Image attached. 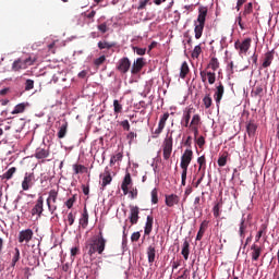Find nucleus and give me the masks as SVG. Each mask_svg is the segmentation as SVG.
I'll list each match as a JSON object with an SVG mask.
<instances>
[{
	"instance_id": "52",
	"label": "nucleus",
	"mask_w": 279,
	"mask_h": 279,
	"mask_svg": "<svg viewBox=\"0 0 279 279\" xmlns=\"http://www.w3.org/2000/svg\"><path fill=\"white\" fill-rule=\"evenodd\" d=\"M150 195H151V204H158V189H154Z\"/></svg>"
},
{
	"instance_id": "14",
	"label": "nucleus",
	"mask_w": 279,
	"mask_h": 279,
	"mask_svg": "<svg viewBox=\"0 0 279 279\" xmlns=\"http://www.w3.org/2000/svg\"><path fill=\"white\" fill-rule=\"evenodd\" d=\"M100 180L102 189H106L108 184L112 183V174L110 173V168L106 167L104 173L100 174Z\"/></svg>"
},
{
	"instance_id": "11",
	"label": "nucleus",
	"mask_w": 279,
	"mask_h": 279,
	"mask_svg": "<svg viewBox=\"0 0 279 279\" xmlns=\"http://www.w3.org/2000/svg\"><path fill=\"white\" fill-rule=\"evenodd\" d=\"M235 49L239 50V53H247L250 51V47H252V38H246L242 43L241 41H235L234 43Z\"/></svg>"
},
{
	"instance_id": "16",
	"label": "nucleus",
	"mask_w": 279,
	"mask_h": 279,
	"mask_svg": "<svg viewBox=\"0 0 279 279\" xmlns=\"http://www.w3.org/2000/svg\"><path fill=\"white\" fill-rule=\"evenodd\" d=\"M165 203L168 208H173V206H178V204H180V196L177 194H168L165 196Z\"/></svg>"
},
{
	"instance_id": "28",
	"label": "nucleus",
	"mask_w": 279,
	"mask_h": 279,
	"mask_svg": "<svg viewBox=\"0 0 279 279\" xmlns=\"http://www.w3.org/2000/svg\"><path fill=\"white\" fill-rule=\"evenodd\" d=\"M21 260V250H19V247H15L14 248V252H13V257H12V260H11V267L12 268H15L16 267V264Z\"/></svg>"
},
{
	"instance_id": "43",
	"label": "nucleus",
	"mask_w": 279,
	"mask_h": 279,
	"mask_svg": "<svg viewBox=\"0 0 279 279\" xmlns=\"http://www.w3.org/2000/svg\"><path fill=\"white\" fill-rule=\"evenodd\" d=\"M197 163L199 165L198 171H202L203 169L206 170V156H201L197 158Z\"/></svg>"
},
{
	"instance_id": "53",
	"label": "nucleus",
	"mask_w": 279,
	"mask_h": 279,
	"mask_svg": "<svg viewBox=\"0 0 279 279\" xmlns=\"http://www.w3.org/2000/svg\"><path fill=\"white\" fill-rule=\"evenodd\" d=\"M129 194H130L131 199H136V197H138V189L132 187L129 191Z\"/></svg>"
},
{
	"instance_id": "27",
	"label": "nucleus",
	"mask_w": 279,
	"mask_h": 279,
	"mask_svg": "<svg viewBox=\"0 0 279 279\" xmlns=\"http://www.w3.org/2000/svg\"><path fill=\"white\" fill-rule=\"evenodd\" d=\"M35 158L43 160V158H49V149L37 148L35 153Z\"/></svg>"
},
{
	"instance_id": "1",
	"label": "nucleus",
	"mask_w": 279,
	"mask_h": 279,
	"mask_svg": "<svg viewBox=\"0 0 279 279\" xmlns=\"http://www.w3.org/2000/svg\"><path fill=\"white\" fill-rule=\"evenodd\" d=\"M106 243H108V240L104 238V231H99L98 234L93 235L87 242H86V250L88 256H95V254H104L106 252Z\"/></svg>"
},
{
	"instance_id": "7",
	"label": "nucleus",
	"mask_w": 279,
	"mask_h": 279,
	"mask_svg": "<svg viewBox=\"0 0 279 279\" xmlns=\"http://www.w3.org/2000/svg\"><path fill=\"white\" fill-rule=\"evenodd\" d=\"M36 184V175L34 172H26L22 181V191H29Z\"/></svg>"
},
{
	"instance_id": "62",
	"label": "nucleus",
	"mask_w": 279,
	"mask_h": 279,
	"mask_svg": "<svg viewBox=\"0 0 279 279\" xmlns=\"http://www.w3.org/2000/svg\"><path fill=\"white\" fill-rule=\"evenodd\" d=\"M126 138L129 141V144L132 145V141H134L136 138V133L134 132H130L128 135H126Z\"/></svg>"
},
{
	"instance_id": "58",
	"label": "nucleus",
	"mask_w": 279,
	"mask_h": 279,
	"mask_svg": "<svg viewBox=\"0 0 279 279\" xmlns=\"http://www.w3.org/2000/svg\"><path fill=\"white\" fill-rule=\"evenodd\" d=\"M220 208H221V203H217L215 206H214V217H219V215H220V213H219V210H220Z\"/></svg>"
},
{
	"instance_id": "44",
	"label": "nucleus",
	"mask_w": 279,
	"mask_h": 279,
	"mask_svg": "<svg viewBox=\"0 0 279 279\" xmlns=\"http://www.w3.org/2000/svg\"><path fill=\"white\" fill-rule=\"evenodd\" d=\"M201 121H202V118L199 117V114H194L193 118H192V121H191V123H190V126H196V128H198Z\"/></svg>"
},
{
	"instance_id": "57",
	"label": "nucleus",
	"mask_w": 279,
	"mask_h": 279,
	"mask_svg": "<svg viewBox=\"0 0 279 279\" xmlns=\"http://www.w3.org/2000/svg\"><path fill=\"white\" fill-rule=\"evenodd\" d=\"M68 222L69 226H73L75 223V214H73V211L68 214Z\"/></svg>"
},
{
	"instance_id": "61",
	"label": "nucleus",
	"mask_w": 279,
	"mask_h": 279,
	"mask_svg": "<svg viewBox=\"0 0 279 279\" xmlns=\"http://www.w3.org/2000/svg\"><path fill=\"white\" fill-rule=\"evenodd\" d=\"M120 125L125 130L126 132H130V121L123 120Z\"/></svg>"
},
{
	"instance_id": "15",
	"label": "nucleus",
	"mask_w": 279,
	"mask_h": 279,
	"mask_svg": "<svg viewBox=\"0 0 279 279\" xmlns=\"http://www.w3.org/2000/svg\"><path fill=\"white\" fill-rule=\"evenodd\" d=\"M143 66H145V58H137L132 65L131 73L132 75H138L140 71H143Z\"/></svg>"
},
{
	"instance_id": "56",
	"label": "nucleus",
	"mask_w": 279,
	"mask_h": 279,
	"mask_svg": "<svg viewBox=\"0 0 279 279\" xmlns=\"http://www.w3.org/2000/svg\"><path fill=\"white\" fill-rule=\"evenodd\" d=\"M203 84H206L207 80H208V71L206 70H201L199 72Z\"/></svg>"
},
{
	"instance_id": "49",
	"label": "nucleus",
	"mask_w": 279,
	"mask_h": 279,
	"mask_svg": "<svg viewBox=\"0 0 279 279\" xmlns=\"http://www.w3.org/2000/svg\"><path fill=\"white\" fill-rule=\"evenodd\" d=\"M226 165H228V156L222 155L218 158V166L226 167Z\"/></svg>"
},
{
	"instance_id": "31",
	"label": "nucleus",
	"mask_w": 279,
	"mask_h": 279,
	"mask_svg": "<svg viewBox=\"0 0 279 279\" xmlns=\"http://www.w3.org/2000/svg\"><path fill=\"white\" fill-rule=\"evenodd\" d=\"M68 130H69V122H63L59 128V132L57 134L58 138H64V136H66Z\"/></svg>"
},
{
	"instance_id": "64",
	"label": "nucleus",
	"mask_w": 279,
	"mask_h": 279,
	"mask_svg": "<svg viewBox=\"0 0 279 279\" xmlns=\"http://www.w3.org/2000/svg\"><path fill=\"white\" fill-rule=\"evenodd\" d=\"M80 254V247L75 246L71 248V256H77Z\"/></svg>"
},
{
	"instance_id": "4",
	"label": "nucleus",
	"mask_w": 279,
	"mask_h": 279,
	"mask_svg": "<svg viewBox=\"0 0 279 279\" xmlns=\"http://www.w3.org/2000/svg\"><path fill=\"white\" fill-rule=\"evenodd\" d=\"M36 62L35 57H27L26 59H17L12 64L13 71H24L25 69H28V66H32Z\"/></svg>"
},
{
	"instance_id": "12",
	"label": "nucleus",
	"mask_w": 279,
	"mask_h": 279,
	"mask_svg": "<svg viewBox=\"0 0 279 279\" xmlns=\"http://www.w3.org/2000/svg\"><path fill=\"white\" fill-rule=\"evenodd\" d=\"M168 119H169V112H166L160 117L158 128L155 130V132H154L155 136H153V138H158V136H160V134H162V130H165Z\"/></svg>"
},
{
	"instance_id": "63",
	"label": "nucleus",
	"mask_w": 279,
	"mask_h": 279,
	"mask_svg": "<svg viewBox=\"0 0 279 279\" xmlns=\"http://www.w3.org/2000/svg\"><path fill=\"white\" fill-rule=\"evenodd\" d=\"M197 145L198 147H204V145H206V140L204 138V136H199L197 138Z\"/></svg>"
},
{
	"instance_id": "55",
	"label": "nucleus",
	"mask_w": 279,
	"mask_h": 279,
	"mask_svg": "<svg viewBox=\"0 0 279 279\" xmlns=\"http://www.w3.org/2000/svg\"><path fill=\"white\" fill-rule=\"evenodd\" d=\"M34 88V80L28 78L25 82V90H33Z\"/></svg>"
},
{
	"instance_id": "22",
	"label": "nucleus",
	"mask_w": 279,
	"mask_h": 279,
	"mask_svg": "<svg viewBox=\"0 0 279 279\" xmlns=\"http://www.w3.org/2000/svg\"><path fill=\"white\" fill-rule=\"evenodd\" d=\"M245 234H247V221H245V218H242L239 227V235L241 241L245 239Z\"/></svg>"
},
{
	"instance_id": "37",
	"label": "nucleus",
	"mask_w": 279,
	"mask_h": 279,
	"mask_svg": "<svg viewBox=\"0 0 279 279\" xmlns=\"http://www.w3.org/2000/svg\"><path fill=\"white\" fill-rule=\"evenodd\" d=\"M117 44L110 43V41H98V49L104 50V49H112V47H116Z\"/></svg>"
},
{
	"instance_id": "32",
	"label": "nucleus",
	"mask_w": 279,
	"mask_h": 279,
	"mask_svg": "<svg viewBox=\"0 0 279 279\" xmlns=\"http://www.w3.org/2000/svg\"><path fill=\"white\" fill-rule=\"evenodd\" d=\"M14 173H16V167L10 168L7 172L0 175L1 180H12L14 178Z\"/></svg>"
},
{
	"instance_id": "48",
	"label": "nucleus",
	"mask_w": 279,
	"mask_h": 279,
	"mask_svg": "<svg viewBox=\"0 0 279 279\" xmlns=\"http://www.w3.org/2000/svg\"><path fill=\"white\" fill-rule=\"evenodd\" d=\"M252 95H254V97H263V86H256L253 89Z\"/></svg>"
},
{
	"instance_id": "20",
	"label": "nucleus",
	"mask_w": 279,
	"mask_h": 279,
	"mask_svg": "<svg viewBox=\"0 0 279 279\" xmlns=\"http://www.w3.org/2000/svg\"><path fill=\"white\" fill-rule=\"evenodd\" d=\"M151 230H154V216H147L144 228L145 235L149 236L151 234Z\"/></svg>"
},
{
	"instance_id": "13",
	"label": "nucleus",
	"mask_w": 279,
	"mask_h": 279,
	"mask_svg": "<svg viewBox=\"0 0 279 279\" xmlns=\"http://www.w3.org/2000/svg\"><path fill=\"white\" fill-rule=\"evenodd\" d=\"M34 239V231L32 229H25L19 233V243H29Z\"/></svg>"
},
{
	"instance_id": "59",
	"label": "nucleus",
	"mask_w": 279,
	"mask_h": 279,
	"mask_svg": "<svg viewBox=\"0 0 279 279\" xmlns=\"http://www.w3.org/2000/svg\"><path fill=\"white\" fill-rule=\"evenodd\" d=\"M98 32H100L101 34H106V32H108V25L106 23H102L100 25L97 26Z\"/></svg>"
},
{
	"instance_id": "47",
	"label": "nucleus",
	"mask_w": 279,
	"mask_h": 279,
	"mask_svg": "<svg viewBox=\"0 0 279 279\" xmlns=\"http://www.w3.org/2000/svg\"><path fill=\"white\" fill-rule=\"evenodd\" d=\"M75 202H77V196H76V195H73L72 197H70V198L65 202L66 208H69V209L73 208V204H75Z\"/></svg>"
},
{
	"instance_id": "41",
	"label": "nucleus",
	"mask_w": 279,
	"mask_h": 279,
	"mask_svg": "<svg viewBox=\"0 0 279 279\" xmlns=\"http://www.w3.org/2000/svg\"><path fill=\"white\" fill-rule=\"evenodd\" d=\"M193 111V108L187 109L186 112L183 114V120H184V128H189V123L191 121V112Z\"/></svg>"
},
{
	"instance_id": "18",
	"label": "nucleus",
	"mask_w": 279,
	"mask_h": 279,
	"mask_svg": "<svg viewBox=\"0 0 279 279\" xmlns=\"http://www.w3.org/2000/svg\"><path fill=\"white\" fill-rule=\"evenodd\" d=\"M131 184H132V175L130 174V172H128L124 175V179H123L122 184H121L123 195H128L130 193Z\"/></svg>"
},
{
	"instance_id": "35",
	"label": "nucleus",
	"mask_w": 279,
	"mask_h": 279,
	"mask_svg": "<svg viewBox=\"0 0 279 279\" xmlns=\"http://www.w3.org/2000/svg\"><path fill=\"white\" fill-rule=\"evenodd\" d=\"M26 108H27V104L21 102L14 107L11 114H21V113L25 112Z\"/></svg>"
},
{
	"instance_id": "40",
	"label": "nucleus",
	"mask_w": 279,
	"mask_h": 279,
	"mask_svg": "<svg viewBox=\"0 0 279 279\" xmlns=\"http://www.w3.org/2000/svg\"><path fill=\"white\" fill-rule=\"evenodd\" d=\"M203 104L206 110H208V108L213 106V97H210V94L205 95V97L203 98Z\"/></svg>"
},
{
	"instance_id": "17",
	"label": "nucleus",
	"mask_w": 279,
	"mask_h": 279,
	"mask_svg": "<svg viewBox=\"0 0 279 279\" xmlns=\"http://www.w3.org/2000/svg\"><path fill=\"white\" fill-rule=\"evenodd\" d=\"M226 93V87L223 86V83H219V85L216 87V92L214 94V99L217 104V106H219V104H221V99H223V94Z\"/></svg>"
},
{
	"instance_id": "51",
	"label": "nucleus",
	"mask_w": 279,
	"mask_h": 279,
	"mask_svg": "<svg viewBox=\"0 0 279 279\" xmlns=\"http://www.w3.org/2000/svg\"><path fill=\"white\" fill-rule=\"evenodd\" d=\"M132 49L137 53V56H145V53H147V48H138L133 46Z\"/></svg>"
},
{
	"instance_id": "5",
	"label": "nucleus",
	"mask_w": 279,
	"mask_h": 279,
	"mask_svg": "<svg viewBox=\"0 0 279 279\" xmlns=\"http://www.w3.org/2000/svg\"><path fill=\"white\" fill-rule=\"evenodd\" d=\"M162 151H163V159L169 160L171 158V154L173 153V135L168 134L162 143Z\"/></svg>"
},
{
	"instance_id": "9",
	"label": "nucleus",
	"mask_w": 279,
	"mask_h": 279,
	"mask_svg": "<svg viewBox=\"0 0 279 279\" xmlns=\"http://www.w3.org/2000/svg\"><path fill=\"white\" fill-rule=\"evenodd\" d=\"M131 66H132V62L128 57H124L118 61L117 71H119V73H121L122 75H125V73L130 71Z\"/></svg>"
},
{
	"instance_id": "46",
	"label": "nucleus",
	"mask_w": 279,
	"mask_h": 279,
	"mask_svg": "<svg viewBox=\"0 0 279 279\" xmlns=\"http://www.w3.org/2000/svg\"><path fill=\"white\" fill-rule=\"evenodd\" d=\"M208 84L213 85L217 82V74L215 72H207Z\"/></svg>"
},
{
	"instance_id": "8",
	"label": "nucleus",
	"mask_w": 279,
	"mask_h": 279,
	"mask_svg": "<svg viewBox=\"0 0 279 279\" xmlns=\"http://www.w3.org/2000/svg\"><path fill=\"white\" fill-rule=\"evenodd\" d=\"M44 205H45V198L43 196H39L37 198L35 206L31 210V215L33 217H35L36 215L37 219L40 218L43 216V213L45 211Z\"/></svg>"
},
{
	"instance_id": "42",
	"label": "nucleus",
	"mask_w": 279,
	"mask_h": 279,
	"mask_svg": "<svg viewBox=\"0 0 279 279\" xmlns=\"http://www.w3.org/2000/svg\"><path fill=\"white\" fill-rule=\"evenodd\" d=\"M113 112L116 114H121L123 112V105L119 104V100H113Z\"/></svg>"
},
{
	"instance_id": "50",
	"label": "nucleus",
	"mask_w": 279,
	"mask_h": 279,
	"mask_svg": "<svg viewBox=\"0 0 279 279\" xmlns=\"http://www.w3.org/2000/svg\"><path fill=\"white\" fill-rule=\"evenodd\" d=\"M104 62H106V56H104V54L94 60V64L97 68L101 66V64H104Z\"/></svg>"
},
{
	"instance_id": "19",
	"label": "nucleus",
	"mask_w": 279,
	"mask_h": 279,
	"mask_svg": "<svg viewBox=\"0 0 279 279\" xmlns=\"http://www.w3.org/2000/svg\"><path fill=\"white\" fill-rule=\"evenodd\" d=\"M276 53L275 50H270L265 53L264 61L262 63L263 69H269L271 66V62H274V54Z\"/></svg>"
},
{
	"instance_id": "6",
	"label": "nucleus",
	"mask_w": 279,
	"mask_h": 279,
	"mask_svg": "<svg viewBox=\"0 0 279 279\" xmlns=\"http://www.w3.org/2000/svg\"><path fill=\"white\" fill-rule=\"evenodd\" d=\"M46 202L49 213L53 215L54 210H58V205H56L58 202V190H50Z\"/></svg>"
},
{
	"instance_id": "26",
	"label": "nucleus",
	"mask_w": 279,
	"mask_h": 279,
	"mask_svg": "<svg viewBox=\"0 0 279 279\" xmlns=\"http://www.w3.org/2000/svg\"><path fill=\"white\" fill-rule=\"evenodd\" d=\"M256 130H258V125L254 123V121H250L246 125V132L250 137L255 136Z\"/></svg>"
},
{
	"instance_id": "34",
	"label": "nucleus",
	"mask_w": 279,
	"mask_h": 279,
	"mask_svg": "<svg viewBox=\"0 0 279 279\" xmlns=\"http://www.w3.org/2000/svg\"><path fill=\"white\" fill-rule=\"evenodd\" d=\"M123 160V153H117L116 155H112L109 161L110 167H114L117 162H121Z\"/></svg>"
},
{
	"instance_id": "29",
	"label": "nucleus",
	"mask_w": 279,
	"mask_h": 279,
	"mask_svg": "<svg viewBox=\"0 0 279 279\" xmlns=\"http://www.w3.org/2000/svg\"><path fill=\"white\" fill-rule=\"evenodd\" d=\"M190 72H191V69H189V63L186 61H184L181 64V69H180V77H181V80H185L186 75H189Z\"/></svg>"
},
{
	"instance_id": "36",
	"label": "nucleus",
	"mask_w": 279,
	"mask_h": 279,
	"mask_svg": "<svg viewBox=\"0 0 279 279\" xmlns=\"http://www.w3.org/2000/svg\"><path fill=\"white\" fill-rule=\"evenodd\" d=\"M73 171H74L75 175H77L80 173H88V168H86V166H84V165L74 163Z\"/></svg>"
},
{
	"instance_id": "24",
	"label": "nucleus",
	"mask_w": 279,
	"mask_h": 279,
	"mask_svg": "<svg viewBox=\"0 0 279 279\" xmlns=\"http://www.w3.org/2000/svg\"><path fill=\"white\" fill-rule=\"evenodd\" d=\"M147 257L149 265H154L156 260V247L150 245L147 247Z\"/></svg>"
},
{
	"instance_id": "38",
	"label": "nucleus",
	"mask_w": 279,
	"mask_h": 279,
	"mask_svg": "<svg viewBox=\"0 0 279 279\" xmlns=\"http://www.w3.org/2000/svg\"><path fill=\"white\" fill-rule=\"evenodd\" d=\"M265 234H267V225L263 223L259 227V231L257 232L256 236H255V241L256 243H258V241H260L262 236H265Z\"/></svg>"
},
{
	"instance_id": "21",
	"label": "nucleus",
	"mask_w": 279,
	"mask_h": 279,
	"mask_svg": "<svg viewBox=\"0 0 279 279\" xmlns=\"http://www.w3.org/2000/svg\"><path fill=\"white\" fill-rule=\"evenodd\" d=\"M78 223L81 228H83V230H86V228H88V209L86 207H84L83 209V214L78 220Z\"/></svg>"
},
{
	"instance_id": "10",
	"label": "nucleus",
	"mask_w": 279,
	"mask_h": 279,
	"mask_svg": "<svg viewBox=\"0 0 279 279\" xmlns=\"http://www.w3.org/2000/svg\"><path fill=\"white\" fill-rule=\"evenodd\" d=\"M130 215L129 220L132 226H136L138 223V219H141V208L138 206L130 205Z\"/></svg>"
},
{
	"instance_id": "60",
	"label": "nucleus",
	"mask_w": 279,
	"mask_h": 279,
	"mask_svg": "<svg viewBox=\"0 0 279 279\" xmlns=\"http://www.w3.org/2000/svg\"><path fill=\"white\" fill-rule=\"evenodd\" d=\"M141 239V232H134V233H132V235H131V241H132V243H136V241H138Z\"/></svg>"
},
{
	"instance_id": "39",
	"label": "nucleus",
	"mask_w": 279,
	"mask_h": 279,
	"mask_svg": "<svg viewBox=\"0 0 279 279\" xmlns=\"http://www.w3.org/2000/svg\"><path fill=\"white\" fill-rule=\"evenodd\" d=\"M147 5H151V0H140L136 10H138V12L147 10Z\"/></svg>"
},
{
	"instance_id": "30",
	"label": "nucleus",
	"mask_w": 279,
	"mask_h": 279,
	"mask_svg": "<svg viewBox=\"0 0 279 279\" xmlns=\"http://www.w3.org/2000/svg\"><path fill=\"white\" fill-rule=\"evenodd\" d=\"M251 250L253 251L252 252V260H258V258H260L262 248L258 245L253 244L251 246Z\"/></svg>"
},
{
	"instance_id": "23",
	"label": "nucleus",
	"mask_w": 279,
	"mask_h": 279,
	"mask_svg": "<svg viewBox=\"0 0 279 279\" xmlns=\"http://www.w3.org/2000/svg\"><path fill=\"white\" fill-rule=\"evenodd\" d=\"M206 230H208V221L204 220L201 223L199 230L197 232L196 241H202V239H204V233L206 232Z\"/></svg>"
},
{
	"instance_id": "54",
	"label": "nucleus",
	"mask_w": 279,
	"mask_h": 279,
	"mask_svg": "<svg viewBox=\"0 0 279 279\" xmlns=\"http://www.w3.org/2000/svg\"><path fill=\"white\" fill-rule=\"evenodd\" d=\"M252 12H253V4L252 2H250L245 5L243 14L244 16H247V14H252Z\"/></svg>"
},
{
	"instance_id": "3",
	"label": "nucleus",
	"mask_w": 279,
	"mask_h": 279,
	"mask_svg": "<svg viewBox=\"0 0 279 279\" xmlns=\"http://www.w3.org/2000/svg\"><path fill=\"white\" fill-rule=\"evenodd\" d=\"M192 160H193V150L187 148L184 150L183 155L181 156L180 167L182 169V173H181L182 186H186V173L189 171V165H191Z\"/></svg>"
},
{
	"instance_id": "25",
	"label": "nucleus",
	"mask_w": 279,
	"mask_h": 279,
	"mask_svg": "<svg viewBox=\"0 0 279 279\" xmlns=\"http://www.w3.org/2000/svg\"><path fill=\"white\" fill-rule=\"evenodd\" d=\"M190 247H191V244L189 243V240H184L183 247L181 251V254H182L184 260H189V255L191 254Z\"/></svg>"
},
{
	"instance_id": "2",
	"label": "nucleus",
	"mask_w": 279,
	"mask_h": 279,
	"mask_svg": "<svg viewBox=\"0 0 279 279\" xmlns=\"http://www.w3.org/2000/svg\"><path fill=\"white\" fill-rule=\"evenodd\" d=\"M206 16H208V8L201 7L198 8V16L197 20L194 22L195 28V38L199 40L202 38V34H204V27L206 25Z\"/></svg>"
},
{
	"instance_id": "33",
	"label": "nucleus",
	"mask_w": 279,
	"mask_h": 279,
	"mask_svg": "<svg viewBox=\"0 0 279 279\" xmlns=\"http://www.w3.org/2000/svg\"><path fill=\"white\" fill-rule=\"evenodd\" d=\"M208 69H211V71H217V69H219V60L217 59V57H213L206 68V71H208Z\"/></svg>"
},
{
	"instance_id": "45",
	"label": "nucleus",
	"mask_w": 279,
	"mask_h": 279,
	"mask_svg": "<svg viewBox=\"0 0 279 279\" xmlns=\"http://www.w3.org/2000/svg\"><path fill=\"white\" fill-rule=\"evenodd\" d=\"M202 53V46H195L193 51H192V58L195 60L197 58H199V54Z\"/></svg>"
}]
</instances>
